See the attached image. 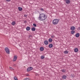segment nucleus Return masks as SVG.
Here are the masks:
<instances>
[{
	"label": "nucleus",
	"mask_w": 80,
	"mask_h": 80,
	"mask_svg": "<svg viewBox=\"0 0 80 80\" xmlns=\"http://www.w3.org/2000/svg\"><path fill=\"white\" fill-rule=\"evenodd\" d=\"M33 26L35 27H37V25H36V24H35V23L33 24Z\"/></svg>",
	"instance_id": "23"
},
{
	"label": "nucleus",
	"mask_w": 80,
	"mask_h": 80,
	"mask_svg": "<svg viewBox=\"0 0 80 80\" xmlns=\"http://www.w3.org/2000/svg\"><path fill=\"white\" fill-rule=\"evenodd\" d=\"M17 56H14V57L13 58V62H15L16 60H17Z\"/></svg>",
	"instance_id": "5"
},
{
	"label": "nucleus",
	"mask_w": 80,
	"mask_h": 80,
	"mask_svg": "<svg viewBox=\"0 0 80 80\" xmlns=\"http://www.w3.org/2000/svg\"><path fill=\"white\" fill-rule=\"evenodd\" d=\"M59 20H60V19H54L52 21V23L53 25H57L58 23V22H59Z\"/></svg>",
	"instance_id": "2"
},
{
	"label": "nucleus",
	"mask_w": 80,
	"mask_h": 80,
	"mask_svg": "<svg viewBox=\"0 0 80 80\" xmlns=\"http://www.w3.org/2000/svg\"><path fill=\"white\" fill-rule=\"evenodd\" d=\"M33 69V68L32 67H29L27 69V72H30Z\"/></svg>",
	"instance_id": "4"
},
{
	"label": "nucleus",
	"mask_w": 80,
	"mask_h": 80,
	"mask_svg": "<svg viewBox=\"0 0 80 80\" xmlns=\"http://www.w3.org/2000/svg\"><path fill=\"white\" fill-rule=\"evenodd\" d=\"M44 50V48L43 47H40V51H43Z\"/></svg>",
	"instance_id": "15"
},
{
	"label": "nucleus",
	"mask_w": 80,
	"mask_h": 80,
	"mask_svg": "<svg viewBox=\"0 0 80 80\" xmlns=\"http://www.w3.org/2000/svg\"><path fill=\"white\" fill-rule=\"evenodd\" d=\"M13 66H14V67H16V65L14 64V65H13Z\"/></svg>",
	"instance_id": "33"
},
{
	"label": "nucleus",
	"mask_w": 80,
	"mask_h": 80,
	"mask_svg": "<svg viewBox=\"0 0 80 80\" xmlns=\"http://www.w3.org/2000/svg\"><path fill=\"white\" fill-rule=\"evenodd\" d=\"M74 50L75 52H77L78 51V49L77 48H76L74 49Z\"/></svg>",
	"instance_id": "16"
},
{
	"label": "nucleus",
	"mask_w": 80,
	"mask_h": 80,
	"mask_svg": "<svg viewBox=\"0 0 80 80\" xmlns=\"http://www.w3.org/2000/svg\"><path fill=\"white\" fill-rule=\"evenodd\" d=\"M27 16V15H24V17H26Z\"/></svg>",
	"instance_id": "31"
},
{
	"label": "nucleus",
	"mask_w": 80,
	"mask_h": 80,
	"mask_svg": "<svg viewBox=\"0 0 80 80\" xmlns=\"http://www.w3.org/2000/svg\"><path fill=\"white\" fill-rule=\"evenodd\" d=\"M5 50L7 53H8V54H10V50L8 48V47L5 48Z\"/></svg>",
	"instance_id": "3"
},
{
	"label": "nucleus",
	"mask_w": 80,
	"mask_h": 80,
	"mask_svg": "<svg viewBox=\"0 0 80 80\" xmlns=\"http://www.w3.org/2000/svg\"><path fill=\"white\" fill-rule=\"evenodd\" d=\"M62 72H66V70L65 69H62Z\"/></svg>",
	"instance_id": "22"
},
{
	"label": "nucleus",
	"mask_w": 80,
	"mask_h": 80,
	"mask_svg": "<svg viewBox=\"0 0 80 80\" xmlns=\"http://www.w3.org/2000/svg\"><path fill=\"white\" fill-rule=\"evenodd\" d=\"M71 34L73 35V34L75 33V31H74V30H72L71 32Z\"/></svg>",
	"instance_id": "14"
},
{
	"label": "nucleus",
	"mask_w": 80,
	"mask_h": 80,
	"mask_svg": "<svg viewBox=\"0 0 80 80\" xmlns=\"http://www.w3.org/2000/svg\"><path fill=\"white\" fill-rule=\"evenodd\" d=\"M30 79H29V78H26L24 79V80H29Z\"/></svg>",
	"instance_id": "26"
},
{
	"label": "nucleus",
	"mask_w": 80,
	"mask_h": 80,
	"mask_svg": "<svg viewBox=\"0 0 80 80\" xmlns=\"http://www.w3.org/2000/svg\"><path fill=\"white\" fill-rule=\"evenodd\" d=\"M62 78L63 80H65L67 78V76L65 75H64L62 76Z\"/></svg>",
	"instance_id": "9"
},
{
	"label": "nucleus",
	"mask_w": 80,
	"mask_h": 80,
	"mask_svg": "<svg viewBox=\"0 0 80 80\" xmlns=\"http://www.w3.org/2000/svg\"><path fill=\"white\" fill-rule=\"evenodd\" d=\"M75 29V27L74 26H72L70 28V30H74Z\"/></svg>",
	"instance_id": "8"
},
{
	"label": "nucleus",
	"mask_w": 80,
	"mask_h": 80,
	"mask_svg": "<svg viewBox=\"0 0 80 80\" xmlns=\"http://www.w3.org/2000/svg\"><path fill=\"white\" fill-rule=\"evenodd\" d=\"M64 53L65 54H67L68 53V51H65L64 52Z\"/></svg>",
	"instance_id": "18"
},
{
	"label": "nucleus",
	"mask_w": 80,
	"mask_h": 80,
	"mask_svg": "<svg viewBox=\"0 0 80 80\" xmlns=\"http://www.w3.org/2000/svg\"><path fill=\"white\" fill-rule=\"evenodd\" d=\"M45 45H47L48 44V40H46L44 42Z\"/></svg>",
	"instance_id": "6"
},
{
	"label": "nucleus",
	"mask_w": 80,
	"mask_h": 80,
	"mask_svg": "<svg viewBox=\"0 0 80 80\" xmlns=\"http://www.w3.org/2000/svg\"><path fill=\"white\" fill-rule=\"evenodd\" d=\"M41 58L42 59H44V58H45V56H44V55L43 56H42L41 57Z\"/></svg>",
	"instance_id": "21"
},
{
	"label": "nucleus",
	"mask_w": 80,
	"mask_h": 80,
	"mask_svg": "<svg viewBox=\"0 0 80 80\" xmlns=\"http://www.w3.org/2000/svg\"><path fill=\"white\" fill-rule=\"evenodd\" d=\"M40 15H39V19H40Z\"/></svg>",
	"instance_id": "32"
},
{
	"label": "nucleus",
	"mask_w": 80,
	"mask_h": 80,
	"mask_svg": "<svg viewBox=\"0 0 80 80\" xmlns=\"http://www.w3.org/2000/svg\"><path fill=\"white\" fill-rule=\"evenodd\" d=\"M65 1H67V0H64Z\"/></svg>",
	"instance_id": "36"
},
{
	"label": "nucleus",
	"mask_w": 80,
	"mask_h": 80,
	"mask_svg": "<svg viewBox=\"0 0 80 80\" xmlns=\"http://www.w3.org/2000/svg\"><path fill=\"white\" fill-rule=\"evenodd\" d=\"M7 2H10V1H11V0H6Z\"/></svg>",
	"instance_id": "30"
},
{
	"label": "nucleus",
	"mask_w": 80,
	"mask_h": 80,
	"mask_svg": "<svg viewBox=\"0 0 80 80\" xmlns=\"http://www.w3.org/2000/svg\"><path fill=\"white\" fill-rule=\"evenodd\" d=\"M51 37L52 38H54V35L51 36Z\"/></svg>",
	"instance_id": "28"
},
{
	"label": "nucleus",
	"mask_w": 80,
	"mask_h": 80,
	"mask_svg": "<svg viewBox=\"0 0 80 80\" xmlns=\"http://www.w3.org/2000/svg\"><path fill=\"white\" fill-rule=\"evenodd\" d=\"M27 21L26 20H25V21H24V23H27Z\"/></svg>",
	"instance_id": "29"
},
{
	"label": "nucleus",
	"mask_w": 80,
	"mask_h": 80,
	"mask_svg": "<svg viewBox=\"0 0 80 80\" xmlns=\"http://www.w3.org/2000/svg\"><path fill=\"white\" fill-rule=\"evenodd\" d=\"M26 29L27 31H28L29 30H30V27H28L26 28Z\"/></svg>",
	"instance_id": "11"
},
{
	"label": "nucleus",
	"mask_w": 80,
	"mask_h": 80,
	"mask_svg": "<svg viewBox=\"0 0 80 80\" xmlns=\"http://www.w3.org/2000/svg\"><path fill=\"white\" fill-rule=\"evenodd\" d=\"M31 30H32V31H35V28H34V27H33L32 28Z\"/></svg>",
	"instance_id": "19"
},
{
	"label": "nucleus",
	"mask_w": 80,
	"mask_h": 80,
	"mask_svg": "<svg viewBox=\"0 0 80 80\" xmlns=\"http://www.w3.org/2000/svg\"><path fill=\"white\" fill-rule=\"evenodd\" d=\"M15 23H16L14 21H13L12 23V25H15Z\"/></svg>",
	"instance_id": "20"
},
{
	"label": "nucleus",
	"mask_w": 80,
	"mask_h": 80,
	"mask_svg": "<svg viewBox=\"0 0 80 80\" xmlns=\"http://www.w3.org/2000/svg\"><path fill=\"white\" fill-rule=\"evenodd\" d=\"M39 49H40V48Z\"/></svg>",
	"instance_id": "37"
},
{
	"label": "nucleus",
	"mask_w": 80,
	"mask_h": 80,
	"mask_svg": "<svg viewBox=\"0 0 80 80\" xmlns=\"http://www.w3.org/2000/svg\"><path fill=\"white\" fill-rule=\"evenodd\" d=\"M29 38H31V37L32 38L33 37H32V35H29Z\"/></svg>",
	"instance_id": "27"
},
{
	"label": "nucleus",
	"mask_w": 80,
	"mask_h": 80,
	"mask_svg": "<svg viewBox=\"0 0 80 80\" xmlns=\"http://www.w3.org/2000/svg\"><path fill=\"white\" fill-rule=\"evenodd\" d=\"M66 3L67 4H69L70 3V0H67L66 1Z\"/></svg>",
	"instance_id": "7"
},
{
	"label": "nucleus",
	"mask_w": 80,
	"mask_h": 80,
	"mask_svg": "<svg viewBox=\"0 0 80 80\" xmlns=\"http://www.w3.org/2000/svg\"><path fill=\"white\" fill-rule=\"evenodd\" d=\"M18 8L19 10V11H22V8L19 7Z\"/></svg>",
	"instance_id": "17"
},
{
	"label": "nucleus",
	"mask_w": 80,
	"mask_h": 80,
	"mask_svg": "<svg viewBox=\"0 0 80 80\" xmlns=\"http://www.w3.org/2000/svg\"><path fill=\"white\" fill-rule=\"evenodd\" d=\"M9 69H10V70H14V69H13V68H12V67H9Z\"/></svg>",
	"instance_id": "24"
},
{
	"label": "nucleus",
	"mask_w": 80,
	"mask_h": 80,
	"mask_svg": "<svg viewBox=\"0 0 80 80\" xmlns=\"http://www.w3.org/2000/svg\"><path fill=\"white\" fill-rule=\"evenodd\" d=\"M78 28L79 29V30H80V27H79Z\"/></svg>",
	"instance_id": "34"
},
{
	"label": "nucleus",
	"mask_w": 80,
	"mask_h": 80,
	"mask_svg": "<svg viewBox=\"0 0 80 80\" xmlns=\"http://www.w3.org/2000/svg\"><path fill=\"white\" fill-rule=\"evenodd\" d=\"M49 48H52L53 47V44H50L49 45Z\"/></svg>",
	"instance_id": "13"
},
{
	"label": "nucleus",
	"mask_w": 80,
	"mask_h": 80,
	"mask_svg": "<svg viewBox=\"0 0 80 80\" xmlns=\"http://www.w3.org/2000/svg\"><path fill=\"white\" fill-rule=\"evenodd\" d=\"M40 10H41V11H42L43 12V11H44V9H43V8H41Z\"/></svg>",
	"instance_id": "25"
},
{
	"label": "nucleus",
	"mask_w": 80,
	"mask_h": 80,
	"mask_svg": "<svg viewBox=\"0 0 80 80\" xmlns=\"http://www.w3.org/2000/svg\"><path fill=\"white\" fill-rule=\"evenodd\" d=\"M75 37H80V33H78L75 35Z\"/></svg>",
	"instance_id": "10"
},
{
	"label": "nucleus",
	"mask_w": 80,
	"mask_h": 80,
	"mask_svg": "<svg viewBox=\"0 0 80 80\" xmlns=\"http://www.w3.org/2000/svg\"><path fill=\"white\" fill-rule=\"evenodd\" d=\"M52 41H53V40L52 38H49L48 39V42H50V43H51V42H52Z\"/></svg>",
	"instance_id": "12"
},
{
	"label": "nucleus",
	"mask_w": 80,
	"mask_h": 80,
	"mask_svg": "<svg viewBox=\"0 0 80 80\" xmlns=\"http://www.w3.org/2000/svg\"><path fill=\"white\" fill-rule=\"evenodd\" d=\"M47 18V15L43 13L40 14V19L41 20H45Z\"/></svg>",
	"instance_id": "1"
},
{
	"label": "nucleus",
	"mask_w": 80,
	"mask_h": 80,
	"mask_svg": "<svg viewBox=\"0 0 80 80\" xmlns=\"http://www.w3.org/2000/svg\"><path fill=\"white\" fill-rule=\"evenodd\" d=\"M29 75H28V74H27V75H26V76H28Z\"/></svg>",
	"instance_id": "35"
}]
</instances>
